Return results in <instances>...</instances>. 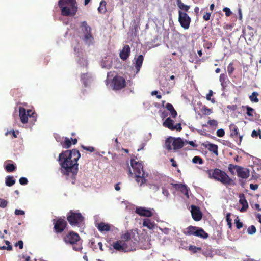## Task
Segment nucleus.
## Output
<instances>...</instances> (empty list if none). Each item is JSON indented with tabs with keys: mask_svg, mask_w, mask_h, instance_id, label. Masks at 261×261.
Returning a JSON list of instances; mask_svg holds the SVG:
<instances>
[{
	"mask_svg": "<svg viewBox=\"0 0 261 261\" xmlns=\"http://www.w3.org/2000/svg\"><path fill=\"white\" fill-rule=\"evenodd\" d=\"M197 227L193 226H189L186 228V231H184V233L186 236H196V230Z\"/></svg>",
	"mask_w": 261,
	"mask_h": 261,
	"instance_id": "b1692460",
	"label": "nucleus"
},
{
	"mask_svg": "<svg viewBox=\"0 0 261 261\" xmlns=\"http://www.w3.org/2000/svg\"><path fill=\"white\" fill-rule=\"evenodd\" d=\"M153 209L146 208L144 207H137L135 210V212L141 216L150 217L153 216Z\"/></svg>",
	"mask_w": 261,
	"mask_h": 261,
	"instance_id": "2eb2a0df",
	"label": "nucleus"
},
{
	"mask_svg": "<svg viewBox=\"0 0 261 261\" xmlns=\"http://www.w3.org/2000/svg\"><path fill=\"white\" fill-rule=\"evenodd\" d=\"M111 85L115 90H120L126 86V81L121 76L116 75L113 77Z\"/></svg>",
	"mask_w": 261,
	"mask_h": 261,
	"instance_id": "9b49d317",
	"label": "nucleus"
},
{
	"mask_svg": "<svg viewBox=\"0 0 261 261\" xmlns=\"http://www.w3.org/2000/svg\"><path fill=\"white\" fill-rule=\"evenodd\" d=\"M238 167H239L238 165H234L231 164H230L228 165V170L232 175H234V172L233 171V169H236V171H237Z\"/></svg>",
	"mask_w": 261,
	"mask_h": 261,
	"instance_id": "a19ab883",
	"label": "nucleus"
},
{
	"mask_svg": "<svg viewBox=\"0 0 261 261\" xmlns=\"http://www.w3.org/2000/svg\"><path fill=\"white\" fill-rule=\"evenodd\" d=\"M62 147L65 148H69L71 147L72 143L71 140L67 137L65 138V140L61 143Z\"/></svg>",
	"mask_w": 261,
	"mask_h": 261,
	"instance_id": "c9c22d12",
	"label": "nucleus"
},
{
	"mask_svg": "<svg viewBox=\"0 0 261 261\" xmlns=\"http://www.w3.org/2000/svg\"><path fill=\"white\" fill-rule=\"evenodd\" d=\"M239 197L240 198L239 202L242 205V207L240 209V212H244L248 208V202L246 199L245 195L243 193H240L239 195Z\"/></svg>",
	"mask_w": 261,
	"mask_h": 261,
	"instance_id": "412c9836",
	"label": "nucleus"
},
{
	"mask_svg": "<svg viewBox=\"0 0 261 261\" xmlns=\"http://www.w3.org/2000/svg\"><path fill=\"white\" fill-rule=\"evenodd\" d=\"M251 136L253 138H257L259 137V139H261V130H253L251 133Z\"/></svg>",
	"mask_w": 261,
	"mask_h": 261,
	"instance_id": "ea45409f",
	"label": "nucleus"
},
{
	"mask_svg": "<svg viewBox=\"0 0 261 261\" xmlns=\"http://www.w3.org/2000/svg\"><path fill=\"white\" fill-rule=\"evenodd\" d=\"M5 169L7 172H11L16 169V166L15 164L8 163L5 165Z\"/></svg>",
	"mask_w": 261,
	"mask_h": 261,
	"instance_id": "e433bc0d",
	"label": "nucleus"
},
{
	"mask_svg": "<svg viewBox=\"0 0 261 261\" xmlns=\"http://www.w3.org/2000/svg\"><path fill=\"white\" fill-rule=\"evenodd\" d=\"M211 13L212 12H206L203 16V19L205 21L209 20L210 19Z\"/></svg>",
	"mask_w": 261,
	"mask_h": 261,
	"instance_id": "6e6d98bb",
	"label": "nucleus"
},
{
	"mask_svg": "<svg viewBox=\"0 0 261 261\" xmlns=\"http://www.w3.org/2000/svg\"><path fill=\"white\" fill-rule=\"evenodd\" d=\"M143 226L147 227L148 229H151L154 228V225L150 219H145L143 222Z\"/></svg>",
	"mask_w": 261,
	"mask_h": 261,
	"instance_id": "2f4dec72",
	"label": "nucleus"
},
{
	"mask_svg": "<svg viewBox=\"0 0 261 261\" xmlns=\"http://www.w3.org/2000/svg\"><path fill=\"white\" fill-rule=\"evenodd\" d=\"M195 236L203 239H207L208 237V234L203 230V229L197 227V229L196 230V233Z\"/></svg>",
	"mask_w": 261,
	"mask_h": 261,
	"instance_id": "cd10ccee",
	"label": "nucleus"
},
{
	"mask_svg": "<svg viewBox=\"0 0 261 261\" xmlns=\"http://www.w3.org/2000/svg\"><path fill=\"white\" fill-rule=\"evenodd\" d=\"M165 108L170 112V115L172 118H175L176 117L177 113L172 104L170 103H166Z\"/></svg>",
	"mask_w": 261,
	"mask_h": 261,
	"instance_id": "bb28decb",
	"label": "nucleus"
},
{
	"mask_svg": "<svg viewBox=\"0 0 261 261\" xmlns=\"http://www.w3.org/2000/svg\"><path fill=\"white\" fill-rule=\"evenodd\" d=\"M191 208V214L193 219L196 221H200L202 218V213L199 208L195 205H192Z\"/></svg>",
	"mask_w": 261,
	"mask_h": 261,
	"instance_id": "a211bd4d",
	"label": "nucleus"
},
{
	"mask_svg": "<svg viewBox=\"0 0 261 261\" xmlns=\"http://www.w3.org/2000/svg\"><path fill=\"white\" fill-rule=\"evenodd\" d=\"M98 230L100 232L109 231L110 230V226L104 222H100L96 226Z\"/></svg>",
	"mask_w": 261,
	"mask_h": 261,
	"instance_id": "5701e85b",
	"label": "nucleus"
},
{
	"mask_svg": "<svg viewBox=\"0 0 261 261\" xmlns=\"http://www.w3.org/2000/svg\"><path fill=\"white\" fill-rule=\"evenodd\" d=\"M81 156L79 151L76 149L62 151L59 155L58 161L61 167V172L66 175L71 174L74 184L75 176L78 172L77 161Z\"/></svg>",
	"mask_w": 261,
	"mask_h": 261,
	"instance_id": "f257e3e1",
	"label": "nucleus"
},
{
	"mask_svg": "<svg viewBox=\"0 0 261 261\" xmlns=\"http://www.w3.org/2000/svg\"><path fill=\"white\" fill-rule=\"evenodd\" d=\"M163 126L168 129L173 130L174 121L170 117L167 118L163 123Z\"/></svg>",
	"mask_w": 261,
	"mask_h": 261,
	"instance_id": "393cba45",
	"label": "nucleus"
},
{
	"mask_svg": "<svg viewBox=\"0 0 261 261\" xmlns=\"http://www.w3.org/2000/svg\"><path fill=\"white\" fill-rule=\"evenodd\" d=\"M177 5L178 8L180 9V11L186 13L189 11L190 8V6L184 4L182 2Z\"/></svg>",
	"mask_w": 261,
	"mask_h": 261,
	"instance_id": "4c0bfd02",
	"label": "nucleus"
},
{
	"mask_svg": "<svg viewBox=\"0 0 261 261\" xmlns=\"http://www.w3.org/2000/svg\"><path fill=\"white\" fill-rule=\"evenodd\" d=\"M8 201L4 199L0 198V207L5 208L7 206Z\"/></svg>",
	"mask_w": 261,
	"mask_h": 261,
	"instance_id": "864d4df0",
	"label": "nucleus"
},
{
	"mask_svg": "<svg viewBox=\"0 0 261 261\" xmlns=\"http://www.w3.org/2000/svg\"><path fill=\"white\" fill-rule=\"evenodd\" d=\"M225 134V131L223 129L220 128L217 130L216 135L219 137H222Z\"/></svg>",
	"mask_w": 261,
	"mask_h": 261,
	"instance_id": "603ef678",
	"label": "nucleus"
},
{
	"mask_svg": "<svg viewBox=\"0 0 261 261\" xmlns=\"http://www.w3.org/2000/svg\"><path fill=\"white\" fill-rule=\"evenodd\" d=\"M28 180L25 177H22L19 179V183L21 185H26L28 184Z\"/></svg>",
	"mask_w": 261,
	"mask_h": 261,
	"instance_id": "5fc2aeb1",
	"label": "nucleus"
},
{
	"mask_svg": "<svg viewBox=\"0 0 261 261\" xmlns=\"http://www.w3.org/2000/svg\"><path fill=\"white\" fill-rule=\"evenodd\" d=\"M15 246H18L19 249H22L23 248V242L22 240H19L15 244Z\"/></svg>",
	"mask_w": 261,
	"mask_h": 261,
	"instance_id": "4d7b16f0",
	"label": "nucleus"
},
{
	"mask_svg": "<svg viewBox=\"0 0 261 261\" xmlns=\"http://www.w3.org/2000/svg\"><path fill=\"white\" fill-rule=\"evenodd\" d=\"M258 185L257 184H251L250 185V188L252 190H255L258 189Z\"/></svg>",
	"mask_w": 261,
	"mask_h": 261,
	"instance_id": "0e129e2a",
	"label": "nucleus"
},
{
	"mask_svg": "<svg viewBox=\"0 0 261 261\" xmlns=\"http://www.w3.org/2000/svg\"><path fill=\"white\" fill-rule=\"evenodd\" d=\"M256 231V227L254 225H251L247 229V232L248 234L252 235Z\"/></svg>",
	"mask_w": 261,
	"mask_h": 261,
	"instance_id": "c03bdc74",
	"label": "nucleus"
},
{
	"mask_svg": "<svg viewBox=\"0 0 261 261\" xmlns=\"http://www.w3.org/2000/svg\"><path fill=\"white\" fill-rule=\"evenodd\" d=\"M208 177L211 179L220 181L225 186L233 185V180L223 171L215 168L207 170Z\"/></svg>",
	"mask_w": 261,
	"mask_h": 261,
	"instance_id": "39448f33",
	"label": "nucleus"
},
{
	"mask_svg": "<svg viewBox=\"0 0 261 261\" xmlns=\"http://www.w3.org/2000/svg\"><path fill=\"white\" fill-rule=\"evenodd\" d=\"M258 93L257 92H253L252 95L249 96L250 100L253 102H258L259 99L257 98Z\"/></svg>",
	"mask_w": 261,
	"mask_h": 261,
	"instance_id": "58836bf2",
	"label": "nucleus"
},
{
	"mask_svg": "<svg viewBox=\"0 0 261 261\" xmlns=\"http://www.w3.org/2000/svg\"><path fill=\"white\" fill-rule=\"evenodd\" d=\"M182 129L181 125L180 123H177L173 126V130H177L178 131H181Z\"/></svg>",
	"mask_w": 261,
	"mask_h": 261,
	"instance_id": "bf43d9fd",
	"label": "nucleus"
},
{
	"mask_svg": "<svg viewBox=\"0 0 261 261\" xmlns=\"http://www.w3.org/2000/svg\"><path fill=\"white\" fill-rule=\"evenodd\" d=\"M207 124L212 127H217L218 125V122L215 120H210L207 122Z\"/></svg>",
	"mask_w": 261,
	"mask_h": 261,
	"instance_id": "3c124183",
	"label": "nucleus"
},
{
	"mask_svg": "<svg viewBox=\"0 0 261 261\" xmlns=\"http://www.w3.org/2000/svg\"><path fill=\"white\" fill-rule=\"evenodd\" d=\"M112 246L115 250L119 252H128L132 251L126 244L122 243L120 240L114 242Z\"/></svg>",
	"mask_w": 261,
	"mask_h": 261,
	"instance_id": "ddd939ff",
	"label": "nucleus"
},
{
	"mask_svg": "<svg viewBox=\"0 0 261 261\" xmlns=\"http://www.w3.org/2000/svg\"><path fill=\"white\" fill-rule=\"evenodd\" d=\"M234 68L233 67V63L231 62L229 64V65L227 67V71H228V74L230 76L232 74V73H233V72L234 71Z\"/></svg>",
	"mask_w": 261,
	"mask_h": 261,
	"instance_id": "de8ad7c7",
	"label": "nucleus"
},
{
	"mask_svg": "<svg viewBox=\"0 0 261 261\" xmlns=\"http://www.w3.org/2000/svg\"><path fill=\"white\" fill-rule=\"evenodd\" d=\"M223 11L225 12V15L227 17H229L232 14L230 9L228 7H224L223 9Z\"/></svg>",
	"mask_w": 261,
	"mask_h": 261,
	"instance_id": "8fccbe9b",
	"label": "nucleus"
},
{
	"mask_svg": "<svg viewBox=\"0 0 261 261\" xmlns=\"http://www.w3.org/2000/svg\"><path fill=\"white\" fill-rule=\"evenodd\" d=\"M205 147L207 148L210 151L214 153L215 155H218V147L217 145L209 143L205 145Z\"/></svg>",
	"mask_w": 261,
	"mask_h": 261,
	"instance_id": "a878e982",
	"label": "nucleus"
},
{
	"mask_svg": "<svg viewBox=\"0 0 261 261\" xmlns=\"http://www.w3.org/2000/svg\"><path fill=\"white\" fill-rule=\"evenodd\" d=\"M65 217H58L53 220L54 230L56 233H61L67 228V223Z\"/></svg>",
	"mask_w": 261,
	"mask_h": 261,
	"instance_id": "1a4fd4ad",
	"label": "nucleus"
},
{
	"mask_svg": "<svg viewBox=\"0 0 261 261\" xmlns=\"http://www.w3.org/2000/svg\"><path fill=\"white\" fill-rule=\"evenodd\" d=\"M237 175L239 177L247 179L250 176V171L249 169L244 168L243 167L239 166L237 170Z\"/></svg>",
	"mask_w": 261,
	"mask_h": 261,
	"instance_id": "f3484780",
	"label": "nucleus"
},
{
	"mask_svg": "<svg viewBox=\"0 0 261 261\" xmlns=\"http://www.w3.org/2000/svg\"><path fill=\"white\" fill-rule=\"evenodd\" d=\"M200 111L203 115H209L212 113V109L207 108L205 105H202L200 108Z\"/></svg>",
	"mask_w": 261,
	"mask_h": 261,
	"instance_id": "f704fd0d",
	"label": "nucleus"
},
{
	"mask_svg": "<svg viewBox=\"0 0 261 261\" xmlns=\"http://www.w3.org/2000/svg\"><path fill=\"white\" fill-rule=\"evenodd\" d=\"M27 112V115L30 119V121L31 122H34L36 121V116L37 114L35 113L34 111L32 110H28Z\"/></svg>",
	"mask_w": 261,
	"mask_h": 261,
	"instance_id": "7c9ffc66",
	"label": "nucleus"
},
{
	"mask_svg": "<svg viewBox=\"0 0 261 261\" xmlns=\"http://www.w3.org/2000/svg\"><path fill=\"white\" fill-rule=\"evenodd\" d=\"M192 162L195 164L198 163L199 164H202L203 162L202 159L198 156H194L192 159Z\"/></svg>",
	"mask_w": 261,
	"mask_h": 261,
	"instance_id": "79ce46f5",
	"label": "nucleus"
},
{
	"mask_svg": "<svg viewBox=\"0 0 261 261\" xmlns=\"http://www.w3.org/2000/svg\"><path fill=\"white\" fill-rule=\"evenodd\" d=\"M81 147L84 150H86V151H89L90 152H93L95 151V148L92 146H85L82 145Z\"/></svg>",
	"mask_w": 261,
	"mask_h": 261,
	"instance_id": "09e8293b",
	"label": "nucleus"
},
{
	"mask_svg": "<svg viewBox=\"0 0 261 261\" xmlns=\"http://www.w3.org/2000/svg\"><path fill=\"white\" fill-rule=\"evenodd\" d=\"M106 2L105 0H102L100 3V6L98 8L99 13L101 14H105L107 11L106 9Z\"/></svg>",
	"mask_w": 261,
	"mask_h": 261,
	"instance_id": "473e14b6",
	"label": "nucleus"
},
{
	"mask_svg": "<svg viewBox=\"0 0 261 261\" xmlns=\"http://www.w3.org/2000/svg\"><path fill=\"white\" fill-rule=\"evenodd\" d=\"M167 116H168V113L166 112V111L162 112L160 115L162 119L165 118L166 117H167Z\"/></svg>",
	"mask_w": 261,
	"mask_h": 261,
	"instance_id": "774afa93",
	"label": "nucleus"
},
{
	"mask_svg": "<svg viewBox=\"0 0 261 261\" xmlns=\"http://www.w3.org/2000/svg\"><path fill=\"white\" fill-rule=\"evenodd\" d=\"M91 78L90 74L88 73H83L81 75V80L83 82L85 87L88 86V82Z\"/></svg>",
	"mask_w": 261,
	"mask_h": 261,
	"instance_id": "c85d7f7f",
	"label": "nucleus"
},
{
	"mask_svg": "<svg viewBox=\"0 0 261 261\" xmlns=\"http://www.w3.org/2000/svg\"><path fill=\"white\" fill-rule=\"evenodd\" d=\"M230 129L231 131L230 136L233 138L236 142H238L239 145H240L242 141L243 136L239 135V130L238 127L234 124H231L230 125Z\"/></svg>",
	"mask_w": 261,
	"mask_h": 261,
	"instance_id": "4468645a",
	"label": "nucleus"
},
{
	"mask_svg": "<svg viewBox=\"0 0 261 261\" xmlns=\"http://www.w3.org/2000/svg\"><path fill=\"white\" fill-rule=\"evenodd\" d=\"M171 185L176 190L180 191L182 194L186 195L187 198H189L188 194L189 188L187 186L182 184H172Z\"/></svg>",
	"mask_w": 261,
	"mask_h": 261,
	"instance_id": "dca6fc26",
	"label": "nucleus"
},
{
	"mask_svg": "<svg viewBox=\"0 0 261 261\" xmlns=\"http://www.w3.org/2000/svg\"><path fill=\"white\" fill-rule=\"evenodd\" d=\"M134 60L135 62H133V64L136 70V72L138 73L142 66L144 56L142 55H140L137 58H135Z\"/></svg>",
	"mask_w": 261,
	"mask_h": 261,
	"instance_id": "6ab92c4d",
	"label": "nucleus"
},
{
	"mask_svg": "<svg viewBox=\"0 0 261 261\" xmlns=\"http://www.w3.org/2000/svg\"><path fill=\"white\" fill-rule=\"evenodd\" d=\"M122 243H124L127 245L131 250H133L135 249L136 242L133 241L131 239V234L129 231H126L125 233L123 234L121 236V240Z\"/></svg>",
	"mask_w": 261,
	"mask_h": 261,
	"instance_id": "f8f14e48",
	"label": "nucleus"
},
{
	"mask_svg": "<svg viewBox=\"0 0 261 261\" xmlns=\"http://www.w3.org/2000/svg\"><path fill=\"white\" fill-rule=\"evenodd\" d=\"M15 183V180L13 176H7L6 177L5 184L8 187L12 186Z\"/></svg>",
	"mask_w": 261,
	"mask_h": 261,
	"instance_id": "72a5a7b5",
	"label": "nucleus"
},
{
	"mask_svg": "<svg viewBox=\"0 0 261 261\" xmlns=\"http://www.w3.org/2000/svg\"><path fill=\"white\" fill-rule=\"evenodd\" d=\"M185 145L189 144L193 147H196L197 145L192 141H188L186 140L184 141Z\"/></svg>",
	"mask_w": 261,
	"mask_h": 261,
	"instance_id": "13d9d810",
	"label": "nucleus"
},
{
	"mask_svg": "<svg viewBox=\"0 0 261 261\" xmlns=\"http://www.w3.org/2000/svg\"><path fill=\"white\" fill-rule=\"evenodd\" d=\"M213 95V92L212 90H210L209 91L208 93L206 95V99L207 100L211 101L212 103H214L215 102V100L214 98H211V96Z\"/></svg>",
	"mask_w": 261,
	"mask_h": 261,
	"instance_id": "49530a36",
	"label": "nucleus"
},
{
	"mask_svg": "<svg viewBox=\"0 0 261 261\" xmlns=\"http://www.w3.org/2000/svg\"><path fill=\"white\" fill-rule=\"evenodd\" d=\"M14 213L16 215H23L25 214L24 211L18 209H16Z\"/></svg>",
	"mask_w": 261,
	"mask_h": 261,
	"instance_id": "052dcab7",
	"label": "nucleus"
},
{
	"mask_svg": "<svg viewBox=\"0 0 261 261\" xmlns=\"http://www.w3.org/2000/svg\"><path fill=\"white\" fill-rule=\"evenodd\" d=\"M230 216H231V213H228L226 214V220L227 222H231L232 220H231V219L230 218Z\"/></svg>",
	"mask_w": 261,
	"mask_h": 261,
	"instance_id": "338daca9",
	"label": "nucleus"
},
{
	"mask_svg": "<svg viewBox=\"0 0 261 261\" xmlns=\"http://www.w3.org/2000/svg\"><path fill=\"white\" fill-rule=\"evenodd\" d=\"M6 244L7 245V250L9 251H11L12 250V247L10 245V242L9 241H5Z\"/></svg>",
	"mask_w": 261,
	"mask_h": 261,
	"instance_id": "680f3d73",
	"label": "nucleus"
},
{
	"mask_svg": "<svg viewBox=\"0 0 261 261\" xmlns=\"http://www.w3.org/2000/svg\"><path fill=\"white\" fill-rule=\"evenodd\" d=\"M19 113L21 122L23 124L28 123L29 117L27 115L25 109L23 107H20L19 109Z\"/></svg>",
	"mask_w": 261,
	"mask_h": 261,
	"instance_id": "4be33fe9",
	"label": "nucleus"
},
{
	"mask_svg": "<svg viewBox=\"0 0 261 261\" xmlns=\"http://www.w3.org/2000/svg\"><path fill=\"white\" fill-rule=\"evenodd\" d=\"M246 109H247L246 114L247 115V116H250V117H253L254 110L253 108H252L249 106H246Z\"/></svg>",
	"mask_w": 261,
	"mask_h": 261,
	"instance_id": "a18cd8bd",
	"label": "nucleus"
},
{
	"mask_svg": "<svg viewBox=\"0 0 261 261\" xmlns=\"http://www.w3.org/2000/svg\"><path fill=\"white\" fill-rule=\"evenodd\" d=\"M152 95H156V97L158 99H161L162 98V96L160 94H158V91H153L151 92Z\"/></svg>",
	"mask_w": 261,
	"mask_h": 261,
	"instance_id": "e2e57ef3",
	"label": "nucleus"
},
{
	"mask_svg": "<svg viewBox=\"0 0 261 261\" xmlns=\"http://www.w3.org/2000/svg\"><path fill=\"white\" fill-rule=\"evenodd\" d=\"M178 21L182 28L187 30L190 27L191 19L187 13L179 10Z\"/></svg>",
	"mask_w": 261,
	"mask_h": 261,
	"instance_id": "9d476101",
	"label": "nucleus"
},
{
	"mask_svg": "<svg viewBox=\"0 0 261 261\" xmlns=\"http://www.w3.org/2000/svg\"><path fill=\"white\" fill-rule=\"evenodd\" d=\"M184 145V141L180 137H169L165 141L166 148L168 150H172V146L174 150H178L182 148Z\"/></svg>",
	"mask_w": 261,
	"mask_h": 261,
	"instance_id": "0eeeda50",
	"label": "nucleus"
},
{
	"mask_svg": "<svg viewBox=\"0 0 261 261\" xmlns=\"http://www.w3.org/2000/svg\"><path fill=\"white\" fill-rule=\"evenodd\" d=\"M162 193L165 196L167 197H168L169 195L168 190L165 188H162Z\"/></svg>",
	"mask_w": 261,
	"mask_h": 261,
	"instance_id": "69168bd1",
	"label": "nucleus"
},
{
	"mask_svg": "<svg viewBox=\"0 0 261 261\" xmlns=\"http://www.w3.org/2000/svg\"><path fill=\"white\" fill-rule=\"evenodd\" d=\"M220 82L222 87L224 88L227 85L228 77L226 74H221L220 75Z\"/></svg>",
	"mask_w": 261,
	"mask_h": 261,
	"instance_id": "c756f323",
	"label": "nucleus"
},
{
	"mask_svg": "<svg viewBox=\"0 0 261 261\" xmlns=\"http://www.w3.org/2000/svg\"><path fill=\"white\" fill-rule=\"evenodd\" d=\"M62 239L65 244L72 246L73 250L81 252L83 250V240L77 233L69 231L63 236Z\"/></svg>",
	"mask_w": 261,
	"mask_h": 261,
	"instance_id": "20e7f679",
	"label": "nucleus"
},
{
	"mask_svg": "<svg viewBox=\"0 0 261 261\" xmlns=\"http://www.w3.org/2000/svg\"><path fill=\"white\" fill-rule=\"evenodd\" d=\"M130 48L128 45H125L119 54L120 58L123 61H125L130 56Z\"/></svg>",
	"mask_w": 261,
	"mask_h": 261,
	"instance_id": "aec40b11",
	"label": "nucleus"
},
{
	"mask_svg": "<svg viewBox=\"0 0 261 261\" xmlns=\"http://www.w3.org/2000/svg\"><path fill=\"white\" fill-rule=\"evenodd\" d=\"M84 217L80 213L70 210L67 214V220L72 226L80 227L84 223Z\"/></svg>",
	"mask_w": 261,
	"mask_h": 261,
	"instance_id": "423d86ee",
	"label": "nucleus"
},
{
	"mask_svg": "<svg viewBox=\"0 0 261 261\" xmlns=\"http://www.w3.org/2000/svg\"><path fill=\"white\" fill-rule=\"evenodd\" d=\"M130 165L133 169V173L132 172L130 168L129 167L128 163H127L129 175H134L136 181L140 184V186H142L146 182V178L148 174L144 172L143 165L141 163L136 161L134 159H131Z\"/></svg>",
	"mask_w": 261,
	"mask_h": 261,
	"instance_id": "f03ea898",
	"label": "nucleus"
},
{
	"mask_svg": "<svg viewBox=\"0 0 261 261\" xmlns=\"http://www.w3.org/2000/svg\"><path fill=\"white\" fill-rule=\"evenodd\" d=\"M81 28L84 34L83 40L86 44L89 45L94 39L91 33V28L87 24L85 21L81 22Z\"/></svg>",
	"mask_w": 261,
	"mask_h": 261,
	"instance_id": "6e6552de",
	"label": "nucleus"
},
{
	"mask_svg": "<svg viewBox=\"0 0 261 261\" xmlns=\"http://www.w3.org/2000/svg\"><path fill=\"white\" fill-rule=\"evenodd\" d=\"M234 223L236 225L237 228L238 229H241L243 226V224L242 222H240V219L238 217L234 219Z\"/></svg>",
	"mask_w": 261,
	"mask_h": 261,
	"instance_id": "37998d69",
	"label": "nucleus"
},
{
	"mask_svg": "<svg viewBox=\"0 0 261 261\" xmlns=\"http://www.w3.org/2000/svg\"><path fill=\"white\" fill-rule=\"evenodd\" d=\"M58 6L61 14L65 17H74L78 11V4L76 0H59Z\"/></svg>",
	"mask_w": 261,
	"mask_h": 261,
	"instance_id": "7ed1b4c3",
	"label": "nucleus"
}]
</instances>
